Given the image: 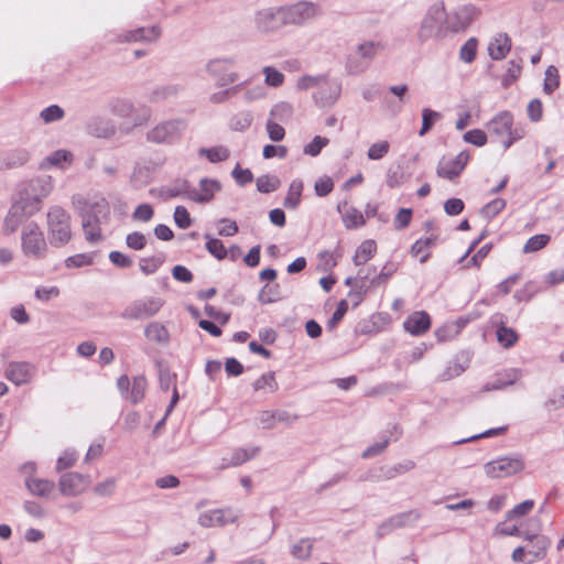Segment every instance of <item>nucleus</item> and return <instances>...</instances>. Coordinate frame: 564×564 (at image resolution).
I'll use <instances>...</instances> for the list:
<instances>
[{
	"label": "nucleus",
	"instance_id": "1",
	"mask_svg": "<svg viewBox=\"0 0 564 564\" xmlns=\"http://www.w3.org/2000/svg\"><path fill=\"white\" fill-rule=\"evenodd\" d=\"M70 203L82 219L85 239L94 245L102 241V227L109 224L111 216L109 202L101 195L75 194Z\"/></svg>",
	"mask_w": 564,
	"mask_h": 564
},
{
	"label": "nucleus",
	"instance_id": "2",
	"mask_svg": "<svg viewBox=\"0 0 564 564\" xmlns=\"http://www.w3.org/2000/svg\"><path fill=\"white\" fill-rule=\"evenodd\" d=\"M69 213L58 205H52L46 213V228L50 243L62 247L72 239V225Z\"/></svg>",
	"mask_w": 564,
	"mask_h": 564
},
{
	"label": "nucleus",
	"instance_id": "3",
	"mask_svg": "<svg viewBox=\"0 0 564 564\" xmlns=\"http://www.w3.org/2000/svg\"><path fill=\"white\" fill-rule=\"evenodd\" d=\"M54 186L55 180L51 175L41 174L22 182L17 194L40 212Z\"/></svg>",
	"mask_w": 564,
	"mask_h": 564
},
{
	"label": "nucleus",
	"instance_id": "4",
	"mask_svg": "<svg viewBox=\"0 0 564 564\" xmlns=\"http://www.w3.org/2000/svg\"><path fill=\"white\" fill-rule=\"evenodd\" d=\"M446 10L443 2L432 4L424 14L417 30V39L424 43L432 39L443 37L447 34L445 28Z\"/></svg>",
	"mask_w": 564,
	"mask_h": 564
},
{
	"label": "nucleus",
	"instance_id": "5",
	"mask_svg": "<svg viewBox=\"0 0 564 564\" xmlns=\"http://www.w3.org/2000/svg\"><path fill=\"white\" fill-rule=\"evenodd\" d=\"M21 250L26 258L41 260L48 252V245L44 232L35 221L23 225L21 230Z\"/></svg>",
	"mask_w": 564,
	"mask_h": 564
},
{
	"label": "nucleus",
	"instance_id": "6",
	"mask_svg": "<svg viewBox=\"0 0 564 564\" xmlns=\"http://www.w3.org/2000/svg\"><path fill=\"white\" fill-rule=\"evenodd\" d=\"M380 48V43L373 41L358 44L346 58L345 67L347 73L349 75H359L366 72Z\"/></svg>",
	"mask_w": 564,
	"mask_h": 564
},
{
	"label": "nucleus",
	"instance_id": "7",
	"mask_svg": "<svg viewBox=\"0 0 564 564\" xmlns=\"http://www.w3.org/2000/svg\"><path fill=\"white\" fill-rule=\"evenodd\" d=\"M185 129L183 119L164 120L147 132V140L155 144H172L182 138Z\"/></svg>",
	"mask_w": 564,
	"mask_h": 564
},
{
	"label": "nucleus",
	"instance_id": "8",
	"mask_svg": "<svg viewBox=\"0 0 564 564\" xmlns=\"http://www.w3.org/2000/svg\"><path fill=\"white\" fill-rule=\"evenodd\" d=\"M512 124L513 117L509 111L498 113L487 124L488 132L501 141L505 150L523 137L521 131L512 130Z\"/></svg>",
	"mask_w": 564,
	"mask_h": 564
},
{
	"label": "nucleus",
	"instance_id": "9",
	"mask_svg": "<svg viewBox=\"0 0 564 564\" xmlns=\"http://www.w3.org/2000/svg\"><path fill=\"white\" fill-rule=\"evenodd\" d=\"M282 13L281 6L258 9L253 13L252 25L262 35L276 33L284 26Z\"/></svg>",
	"mask_w": 564,
	"mask_h": 564
},
{
	"label": "nucleus",
	"instance_id": "10",
	"mask_svg": "<svg viewBox=\"0 0 564 564\" xmlns=\"http://www.w3.org/2000/svg\"><path fill=\"white\" fill-rule=\"evenodd\" d=\"M235 65L236 58L232 56L217 57L207 62L206 72L216 80L217 86L226 87L239 79V74L232 70Z\"/></svg>",
	"mask_w": 564,
	"mask_h": 564
},
{
	"label": "nucleus",
	"instance_id": "11",
	"mask_svg": "<svg viewBox=\"0 0 564 564\" xmlns=\"http://www.w3.org/2000/svg\"><path fill=\"white\" fill-rule=\"evenodd\" d=\"M524 466L520 456H502L486 463L484 470L489 478H507L521 473Z\"/></svg>",
	"mask_w": 564,
	"mask_h": 564
},
{
	"label": "nucleus",
	"instance_id": "12",
	"mask_svg": "<svg viewBox=\"0 0 564 564\" xmlns=\"http://www.w3.org/2000/svg\"><path fill=\"white\" fill-rule=\"evenodd\" d=\"M164 301L161 297L139 299L130 303L120 313L127 321H141L156 315L162 308Z\"/></svg>",
	"mask_w": 564,
	"mask_h": 564
},
{
	"label": "nucleus",
	"instance_id": "13",
	"mask_svg": "<svg viewBox=\"0 0 564 564\" xmlns=\"http://www.w3.org/2000/svg\"><path fill=\"white\" fill-rule=\"evenodd\" d=\"M39 210L17 194L3 221V230L8 234L14 232L29 218Z\"/></svg>",
	"mask_w": 564,
	"mask_h": 564
},
{
	"label": "nucleus",
	"instance_id": "14",
	"mask_svg": "<svg viewBox=\"0 0 564 564\" xmlns=\"http://www.w3.org/2000/svg\"><path fill=\"white\" fill-rule=\"evenodd\" d=\"M283 24L285 25H301L314 19L318 13V6L308 2L300 1L291 6H281Z\"/></svg>",
	"mask_w": 564,
	"mask_h": 564
},
{
	"label": "nucleus",
	"instance_id": "15",
	"mask_svg": "<svg viewBox=\"0 0 564 564\" xmlns=\"http://www.w3.org/2000/svg\"><path fill=\"white\" fill-rule=\"evenodd\" d=\"M480 14V11L471 4L463 6L447 13L445 19V28L447 33H458L465 31Z\"/></svg>",
	"mask_w": 564,
	"mask_h": 564
},
{
	"label": "nucleus",
	"instance_id": "16",
	"mask_svg": "<svg viewBox=\"0 0 564 564\" xmlns=\"http://www.w3.org/2000/svg\"><path fill=\"white\" fill-rule=\"evenodd\" d=\"M89 485V476L75 471L63 474L58 480V489L66 497H76L84 494Z\"/></svg>",
	"mask_w": 564,
	"mask_h": 564
},
{
	"label": "nucleus",
	"instance_id": "17",
	"mask_svg": "<svg viewBox=\"0 0 564 564\" xmlns=\"http://www.w3.org/2000/svg\"><path fill=\"white\" fill-rule=\"evenodd\" d=\"M522 539L529 543V545L525 546L528 550L527 564H533L543 560L552 543L551 539L544 534L525 532Z\"/></svg>",
	"mask_w": 564,
	"mask_h": 564
},
{
	"label": "nucleus",
	"instance_id": "18",
	"mask_svg": "<svg viewBox=\"0 0 564 564\" xmlns=\"http://www.w3.org/2000/svg\"><path fill=\"white\" fill-rule=\"evenodd\" d=\"M341 94V84L338 80H330L328 76L325 82L319 85L318 89L313 94L315 104L321 108L333 107L339 99Z\"/></svg>",
	"mask_w": 564,
	"mask_h": 564
},
{
	"label": "nucleus",
	"instance_id": "19",
	"mask_svg": "<svg viewBox=\"0 0 564 564\" xmlns=\"http://www.w3.org/2000/svg\"><path fill=\"white\" fill-rule=\"evenodd\" d=\"M238 518V511L232 508L213 509L200 513L198 523L204 528L223 527L236 522Z\"/></svg>",
	"mask_w": 564,
	"mask_h": 564
},
{
	"label": "nucleus",
	"instance_id": "20",
	"mask_svg": "<svg viewBox=\"0 0 564 564\" xmlns=\"http://www.w3.org/2000/svg\"><path fill=\"white\" fill-rule=\"evenodd\" d=\"M469 154L465 151L459 152L453 159L443 158L437 165L436 173L440 177L446 180H454L463 172L468 163Z\"/></svg>",
	"mask_w": 564,
	"mask_h": 564
},
{
	"label": "nucleus",
	"instance_id": "21",
	"mask_svg": "<svg viewBox=\"0 0 564 564\" xmlns=\"http://www.w3.org/2000/svg\"><path fill=\"white\" fill-rule=\"evenodd\" d=\"M109 110L113 116L123 119H132L134 126H140L149 120V113H144L142 117H134L135 107L130 99L127 98H115L109 102Z\"/></svg>",
	"mask_w": 564,
	"mask_h": 564
},
{
	"label": "nucleus",
	"instance_id": "22",
	"mask_svg": "<svg viewBox=\"0 0 564 564\" xmlns=\"http://www.w3.org/2000/svg\"><path fill=\"white\" fill-rule=\"evenodd\" d=\"M420 518H421V513L419 510H415V509L398 513V514L389 518L382 524H380L378 528V533L380 535H384L394 529L412 525L417 520H420Z\"/></svg>",
	"mask_w": 564,
	"mask_h": 564
},
{
	"label": "nucleus",
	"instance_id": "23",
	"mask_svg": "<svg viewBox=\"0 0 564 564\" xmlns=\"http://www.w3.org/2000/svg\"><path fill=\"white\" fill-rule=\"evenodd\" d=\"M221 188L218 180L204 177L199 181L198 188L193 186L192 200L198 204L209 203Z\"/></svg>",
	"mask_w": 564,
	"mask_h": 564
},
{
	"label": "nucleus",
	"instance_id": "24",
	"mask_svg": "<svg viewBox=\"0 0 564 564\" xmlns=\"http://www.w3.org/2000/svg\"><path fill=\"white\" fill-rule=\"evenodd\" d=\"M161 35V30L158 26H147V28H139L129 32H126L123 34H120L118 39L116 40L119 43L128 42V43H135V42H154L156 41Z\"/></svg>",
	"mask_w": 564,
	"mask_h": 564
},
{
	"label": "nucleus",
	"instance_id": "25",
	"mask_svg": "<svg viewBox=\"0 0 564 564\" xmlns=\"http://www.w3.org/2000/svg\"><path fill=\"white\" fill-rule=\"evenodd\" d=\"M403 327L411 335L421 336L431 327L430 315L424 311L414 312L406 317Z\"/></svg>",
	"mask_w": 564,
	"mask_h": 564
},
{
	"label": "nucleus",
	"instance_id": "26",
	"mask_svg": "<svg viewBox=\"0 0 564 564\" xmlns=\"http://www.w3.org/2000/svg\"><path fill=\"white\" fill-rule=\"evenodd\" d=\"M34 373V367L25 361L11 362L6 370V377L17 386L29 382Z\"/></svg>",
	"mask_w": 564,
	"mask_h": 564
},
{
	"label": "nucleus",
	"instance_id": "27",
	"mask_svg": "<svg viewBox=\"0 0 564 564\" xmlns=\"http://www.w3.org/2000/svg\"><path fill=\"white\" fill-rule=\"evenodd\" d=\"M116 131V124L108 118L95 117L87 123V132L96 138L109 139Z\"/></svg>",
	"mask_w": 564,
	"mask_h": 564
},
{
	"label": "nucleus",
	"instance_id": "28",
	"mask_svg": "<svg viewBox=\"0 0 564 564\" xmlns=\"http://www.w3.org/2000/svg\"><path fill=\"white\" fill-rule=\"evenodd\" d=\"M31 153L25 148H15L0 154V164L6 169L22 166L29 162Z\"/></svg>",
	"mask_w": 564,
	"mask_h": 564
},
{
	"label": "nucleus",
	"instance_id": "29",
	"mask_svg": "<svg viewBox=\"0 0 564 564\" xmlns=\"http://www.w3.org/2000/svg\"><path fill=\"white\" fill-rule=\"evenodd\" d=\"M511 39L507 33H498L488 44V54L495 61L503 59L511 50Z\"/></svg>",
	"mask_w": 564,
	"mask_h": 564
},
{
	"label": "nucleus",
	"instance_id": "30",
	"mask_svg": "<svg viewBox=\"0 0 564 564\" xmlns=\"http://www.w3.org/2000/svg\"><path fill=\"white\" fill-rule=\"evenodd\" d=\"M73 161L74 155L70 151L59 149L45 156L41 163V167H57L61 170H66L68 166L72 165Z\"/></svg>",
	"mask_w": 564,
	"mask_h": 564
},
{
	"label": "nucleus",
	"instance_id": "31",
	"mask_svg": "<svg viewBox=\"0 0 564 564\" xmlns=\"http://www.w3.org/2000/svg\"><path fill=\"white\" fill-rule=\"evenodd\" d=\"M469 367V358L467 355L462 354L451 360L445 370L438 375L440 381H448L464 373Z\"/></svg>",
	"mask_w": 564,
	"mask_h": 564
},
{
	"label": "nucleus",
	"instance_id": "32",
	"mask_svg": "<svg viewBox=\"0 0 564 564\" xmlns=\"http://www.w3.org/2000/svg\"><path fill=\"white\" fill-rule=\"evenodd\" d=\"M338 212L341 214L343 223L346 228H358L365 225L362 214L355 207L348 206L347 203L337 206Z\"/></svg>",
	"mask_w": 564,
	"mask_h": 564
},
{
	"label": "nucleus",
	"instance_id": "33",
	"mask_svg": "<svg viewBox=\"0 0 564 564\" xmlns=\"http://www.w3.org/2000/svg\"><path fill=\"white\" fill-rule=\"evenodd\" d=\"M181 90L182 86L178 84L160 85L151 90L149 94V100L151 102H162L176 97Z\"/></svg>",
	"mask_w": 564,
	"mask_h": 564
},
{
	"label": "nucleus",
	"instance_id": "34",
	"mask_svg": "<svg viewBox=\"0 0 564 564\" xmlns=\"http://www.w3.org/2000/svg\"><path fill=\"white\" fill-rule=\"evenodd\" d=\"M25 486L32 495L37 497H47L55 487L52 480L34 477H26Z\"/></svg>",
	"mask_w": 564,
	"mask_h": 564
},
{
	"label": "nucleus",
	"instance_id": "35",
	"mask_svg": "<svg viewBox=\"0 0 564 564\" xmlns=\"http://www.w3.org/2000/svg\"><path fill=\"white\" fill-rule=\"evenodd\" d=\"M436 241L437 236L433 234L429 237L417 239L411 247V254L413 257H419L421 263L426 262L430 258L427 250L434 247Z\"/></svg>",
	"mask_w": 564,
	"mask_h": 564
},
{
	"label": "nucleus",
	"instance_id": "36",
	"mask_svg": "<svg viewBox=\"0 0 564 564\" xmlns=\"http://www.w3.org/2000/svg\"><path fill=\"white\" fill-rule=\"evenodd\" d=\"M147 388V379L143 376H137L133 378L131 389L124 395V399L129 400L133 404H138L144 399Z\"/></svg>",
	"mask_w": 564,
	"mask_h": 564
},
{
	"label": "nucleus",
	"instance_id": "37",
	"mask_svg": "<svg viewBox=\"0 0 564 564\" xmlns=\"http://www.w3.org/2000/svg\"><path fill=\"white\" fill-rule=\"evenodd\" d=\"M377 245L375 240H365L357 248L352 261L356 265H362L367 263L376 253Z\"/></svg>",
	"mask_w": 564,
	"mask_h": 564
},
{
	"label": "nucleus",
	"instance_id": "38",
	"mask_svg": "<svg viewBox=\"0 0 564 564\" xmlns=\"http://www.w3.org/2000/svg\"><path fill=\"white\" fill-rule=\"evenodd\" d=\"M198 155L206 158L210 163H219L229 159L230 150L225 145L200 148Z\"/></svg>",
	"mask_w": 564,
	"mask_h": 564
},
{
	"label": "nucleus",
	"instance_id": "39",
	"mask_svg": "<svg viewBox=\"0 0 564 564\" xmlns=\"http://www.w3.org/2000/svg\"><path fill=\"white\" fill-rule=\"evenodd\" d=\"M144 335L150 341L167 343L170 335L166 327L158 322L150 323L144 328Z\"/></svg>",
	"mask_w": 564,
	"mask_h": 564
},
{
	"label": "nucleus",
	"instance_id": "40",
	"mask_svg": "<svg viewBox=\"0 0 564 564\" xmlns=\"http://www.w3.org/2000/svg\"><path fill=\"white\" fill-rule=\"evenodd\" d=\"M302 191L303 182L301 180H293L290 184L283 205L286 208L295 209L301 202Z\"/></svg>",
	"mask_w": 564,
	"mask_h": 564
},
{
	"label": "nucleus",
	"instance_id": "41",
	"mask_svg": "<svg viewBox=\"0 0 564 564\" xmlns=\"http://www.w3.org/2000/svg\"><path fill=\"white\" fill-rule=\"evenodd\" d=\"M256 391L275 392L279 388L274 372H267L260 376L252 384Z\"/></svg>",
	"mask_w": 564,
	"mask_h": 564
},
{
	"label": "nucleus",
	"instance_id": "42",
	"mask_svg": "<svg viewBox=\"0 0 564 564\" xmlns=\"http://www.w3.org/2000/svg\"><path fill=\"white\" fill-rule=\"evenodd\" d=\"M253 121V115L251 111L246 110L235 115L230 120V128L234 131H246L248 130Z\"/></svg>",
	"mask_w": 564,
	"mask_h": 564
},
{
	"label": "nucleus",
	"instance_id": "43",
	"mask_svg": "<svg viewBox=\"0 0 564 564\" xmlns=\"http://www.w3.org/2000/svg\"><path fill=\"white\" fill-rule=\"evenodd\" d=\"M560 86V74L558 69L554 65H550L545 69V77L543 84V91L547 95H551Z\"/></svg>",
	"mask_w": 564,
	"mask_h": 564
},
{
	"label": "nucleus",
	"instance_id": "44",
	"mask_svg": "<svg viewBox=\"0 0 564 564\" xmlns=\"http://www.w3.org/2000/svg\"><path fill=\"white\" fill-rule=\"evenodd\" d=\"M519 339L518 334L513 328L500 326L497 329V340L505 348L513 347Z\"/></svg>",
	"mask_w": 564,
	"mask_h": 564
},
{
	"label": "nucleus",
	"instance_id": "45",
	"mask_svg": "<svg viewBox=\"0 0 564 564\" xmlns=\"http://www.w3.org/2000/svg\"><path fill=\"white\" fill-rule=\"evenodd\" d=\"M204 238L207 240L206 249L210 254L218 260H223L227 257V249L221 240L213 238L209 234H205Z\"/></svg>",
	"mask_w": 564,
	"mask_h": 564
},
{
	"label": "nucleus",
	"instance_id": "46",
	"mask_svg": "<svg viewBox=\"0 0 564 564\" xmlns=\"http://www.w3.org/2000/svg\"><path fill=\"white\" fill-rule=\"evenodd\" d=\"M535 506L534 500L528 499L521 503L514 506L511 510L506 513V520L521 519L529 514Z\"/></svg>",
	"mask_w": 564,
	"mask_h": 564
},
{
	"label": "nucleus",
	"instance_id": "47",
	"mask_svg": "<svg viewBox=\"0 0 564 564\" xmlns=\"http://www.w3.org/2000/svg\"><path fill=\"white\" fill-rule=\"evenodd\" d=\"M257 189L260 193L269 194L276 191L280 187V180L273 175H261L257 178Z\"/></svg>",
	"mask_w": 564,
	"mask_h": 564
},
{
	"label": "nucleus",
	"instance_id": "48",
	"mask_svg": "<svg viewBox=\"0 0 564 564\" xmlns=\"http://www.w3.org/2000/svg\"><path fill=\"white\" fill-rule=\"evenodd\" d=\"M551 240V237L545 234H540L530 237L523 246L524 253H532L543 249Z\"/></svg>",
	"mask_w": 564,
	"mask_h": 564
},
{
	"label": "nucleus",
	"instance_id": "49",
	"mask_svg": "<svg viewBox=\"0 0 564 564\" xmlns=\"http://www.w3.org/2000/svg\"><path fill=\"white\" fill-rule=\"evenodd\" d=\"M163 262L164 256L156 254L140 259L139 267L144 274L149 275L155 273L158 269L163 264Z\"/></svg>",
	"mask_w": 564,
	"mask_h": 564
},
{
	"label": "nucleus",
	"instance_id": "50",
	"mask_svg": "<svg viewBox=\"0 0 564 564\" xmlns=\"http://www.w3.org/2000/svg\"><path fill=\"white\" fill-rule=\"evenodd\" d=\"M264 75V83L273 88H278L284 83V74L273 66H264L262 68Z\"/></svg>",
	"mask_w": 564,
	"mask_h": 564
},
{
	"label": "nucleus",
	"instance_id": "51",
	"mask_svg": "<svg viewBox=\"0 0 564 564\" xmlns=\"http://www.w3.org/2000/svg\"><path fill=\"white\" fill-rule=\"evenodd\" d=\"M192 191L193 186L186 180H182L173 184L171 187L166 189V195L169 197H178L183 196L192 200Z\"/></svg>",
	"mask_w": 564,
	"mask_h": 564
},
{
	"label": "nucleus",
	"instance_id": "52",
	"mask_svg": "<svg viewBox=\"0 0 564 564\" xmlns=\"http://www.w3.org/2000/svg\"><path fill=\"white\" fill-rule=\"evenodd\" d=\"M117 489V479L108 477L95 485L93 491L98 497H111Z\"/></svg>",
	"mask_w": 564,
	"mask_h": 564
},
{
	"label": "nucleus",
	"instance_id": "53",
	"mask_svg": "<svg viewBox=\"0 0 564 564\" xmlns=\"http://www.w3.org/2000/svg\"><path fill=\"white\" fill-rule=\"evenodd\" d=\"M258 300L262 304H270L280 300L279 284H265L259 292Z\"/></svg>",
	"mask_w": 564,
	"mask_h": 564
},
{
	"label": "nucleus",
	"instance_id": "54",
	"mask_svg": "<svg viewBox=\"0 0 564 564\" xmlns=\"http://www.w3.org/2000/svg\"><path fill=\"white\" fill-rule=\"evenodd\" d=\"M260 452L259 447H251V448H238L232 453L230 465L232 466H239L251 458L256 457L258 453Z\"/></svg>",
	"mask_w": 564,
	"mask_h": 564
},
{
	"label": "nucleus",
	"instance_id": "55",
	"mask_svg": "<svg viewBox=\"0 0 564 564\" xmlns=\"http://www.w3.org/2000/svg\"><path fill=\"white\" fill-rule=\"evenodd\" d=\"M442 118V115L438 111L432 110L430 108H424L422 110V127L419 131V135L423 137L427 131L434 126L436 121Z\"/></svg>",
	"mask_w": 564,
	"mask_h": 564
},
{
	"label": "nucleus",
	"instance_id": "56",
	"mask_svg": "<svg viewBox=\"0 0 564 564\" xmlns=\"http://www.w3.org/2000/svg\"><path fill=\"white\" fill-rule=\"evenodd\" d=\"M64 116L65 111L58 105H51L40 112V118L43 120L44 123L59 121L64 118Z\"/></svg>",
	"mask_w": 564,
	"mask_h": 564
},
{
	"label": "nucleus",
	"instance_id": "57",
	"mask_svg": "<svg viewBox=\"0 0 564 564\" xmlns=\"http://www.w3.org/2000/svg\"><path fill=\"white\" fill-rule=\"evenodd\" d=\"M326 75H305L297 79L296 88L300 90H308L311 88H317L325 82Z\"/></svg>",
	"mask_w": 564,
	"mask_h": 564
},
{
	"label": "nucleus",
	"instance_id": "58",
	"mask_svg": "<svg viewBox=\"0 0 564 564\" xmlns=\"http://www.w3.org/2000/svg\"><path fill=\"white\" fill-rule=\"evenodd\" d=\"M390 150V143L388 141H379L371 144L367 151V158L371 161H378L383 159Z\"/></svg>",
	"mask_w": 564,
	"mask_h": 564
},
{
	"label": "nucleus",
	"instance_id": "59",
	"mask_svg": "<svg viewBox=\"0 0 564 564\" xmlns=\"http://www.w3.org/2000/svg\"><path fill=\"white\" fill-rule=\"evenodd\" d=\"M397 271V264L392 262H388L383 265L380 273L376 276H373L370 280V286L377 288L381 284H384L388 282V280Z\"/></svg>",
	"mask_w": 564,
	"mask_h": 564
},
{
	"label": "nucleus",
	"instance_id": "60",
	"mask_svg": "<svg viewBox=\"0 0 564 564\" xmlns=\"http://www.w3.org/2000/svg\"><path fill=\"white\" fill-rule=\"evenodd\" d=\"M506 200L502 198H495L481 208V215L487 219H492L506 207Z\"/></svg>",
	"mask_w": 564,
	"mask_h": 564
},
{
	"label": "nucleus",
	"instance_id": "61",
	"mask_svg": "<svg viewBox=\"0 0 564 564\" xmlns=\"http://www.w3.org/2000/svg\"><path fill=\"white\" fill-rule=\"evenodd\" d=\"M507 521L499 522L494 529V535L496 536H520L523 538L525 532H522L514 524H507Z\"/></svg>",
	"mask_w": 564,
	"mask_h": 564
},
{
	"label": "nucleus",
	"instance_id": "62",
	"mask_svg": "<svg viewBox=\"0 0 564 564\" xmlns=\"http://www.w3.org/2000/svg\"><path fill=\"white\" fill-rule=\"evenodd\" d=\"M328 143L329 140L327 138L316 135L310 143L304 147L303 153L310 156H317L322 149Z\"/></svg>",
	"mask_w": 564,
	"mask_h": 564
},
{
	"label": "nucleus",
	"instance_id": "63",
	"mask_svg": "<svg viewBox=\"0 0 564 564\" xmlns=\"http://www.w3.org/2000/svg\"><path fill=\"white\" fill-rule=\"evenodd\" d=\"M539 292H540V288L536 285V283L529 281L523 285L522 289L518 290L514 293V299L518 302H522V301L528 302Z\"/></svg>",
	"mask_w": 564,
	"mask_h": 564
},
{
	"label": "nucleus",
	"instance_id": "64",
	"mask_svg": "<svg viewBox=\"0 0 564 564\" xmlns=\"http://www.w3.org/2000/svg\"><path fill=\"white\" fill-rule=\"evenodd\" d=\"M545 408L550 411L564 408V387L557 388L552 392L545 402Z\"/></svg>",
	"mask_w": 564,
	"mask_h": 564
}]
</instances>
